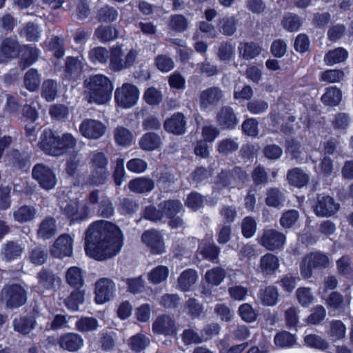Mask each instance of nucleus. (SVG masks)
Here are the masks:
<instances>
[{
	"instance_id": "10",
	"label": "nucleus",
	"mask_w": 353,
	"mask_h": 353,
	"mask_svg": "<svg viewBox=\"0 0 353 353\" xmlns=\"http://www.w3.org/2000/svg\"><path fill=\"white\" fill-rule=\"evenodd\" d=\"M224 97L223 91L217 86L208 88L199 94V105L202 110H208L218 105Z\"/></svg>"
},
{
	"instance_id": "43",
	"label": "nucleus",
	"mask_w": 353,
	"mask_h": 353,
	"mask_svg": "<svg viewBox=\"0 0 353 353\" xmlns=\"http://www.w3.org/2000/svg\"><path fill=\"white\" fill-rule=\"evenodd\" d=\"M225 275V270L217 267L208 270L205 274V278L208 284L217 286L223 281Z\"/></svg>"
},
{
	"instance_id": "9",
	"label": "nucleus",
	"mask_w": 353,
	"mask_h": 353,
	"mask_svg": "<svg viewBox=\"0 0 353 353\" xmlns=\"http://www.w3.org/2000/svg\"><path fill=\"white\" fill-rule=\"evenodd\" d=\"M313 208L317 216L327 217L336 213L340 205L332 196L321 194L317 195Z\"/></svg>"
},
{
	"instance_id": "35",
	"label": "nucleus",
	"mask_w": 353,
	"mask_h": 353,
	"mask_svg": "<svg viewBox=\"0 0 353 353\" xmlns=\"http://www.w3.org/2000/svg\"><path fill=\"white\" fill-rule=\"evenodd\" d=\"M65 279L70 286L77 289L81 288L83 284L82 271L78 267L70 268L66 272Z\"/></svg>"
},
{
	"instance_id": "44",
	"label": "nucleus",
	"mask_w": 353,
	"mask_h": 353,
	"mask_svg": "<svg viewBox=\"0 0 353 353\" xmlns=\"http://www.w3.org/2000/svg\"><path fill=\"white\" fill-rule=\"evenodd\" d=\"M150 342V339L147 336L137 334L130 339L128 345L132 350L139 352L143 350Z\"/></svg>"
},
{
	"instance_id": "11",
	"label": "nucleus",
	"mask_w": 353,
	"mask_h": 353,
	"mask_svg": "<svg viewBox=\"0 0 353 353\" xmlns=\"http://www.w3.org/2000/svg\"><path fill=\"white\" fill-rule=\"evenodd\" d=\"M32 174L39 185L45 190L52 189L57 183V179L52 170L43 164L36 165Z\"/></svg>"
},
{
	"instance_id": "5",
	"label": "nucleus",
	"mask_w": 353,
	"mask_h": 353,
	"mask_svg": "<svg viewBox=\"0 0 353 353\" xmlns=\"http://www.w3.org/2000/svg\"><path fill=\"white\" fill-rule=\"evenodd\" d=\"M152 331L154 334L176 336L179 328L176 319L169 314L159 315L153 321Z\"/></svg>"
},
{
	"instance_id": "25",
	"label": "nucleus",
	"mask_w": 353,
	"mask_h": 353,
	"mask_svg": "<svg viewBox=\"0 0 353 353\" xmlns=\"http://www.w3.org/2000/svg\"><path fill=\"white\" fill-rule=\"evenodd\" d=\"M110 285L108 279L102 278L95 283V300L97 303H103L110 299Z\"/></svg>"
},
{
	"instance_id": "6",
	"label": "nucleus",
	"mask_w": 353,
	"mask_h": 353,
	"mask_svg": "<svg viewBox=\"0 0 353 353\" xmlns=\"http://www.w3.org/2000/svg\"><path fill=\"white\" fill-rule=\"evenodd\" d=\"M328 257L320 252L310 253L305 256L301 267V274L304 278H310L314 269L325 268L329 265Z\"/></svg>"
},
{
	"instance_id": "58",
	"label": "nucleus",
	"mask_w": 353,
	"mask_h": 353,
	"mask_svg": "<svg viewBox=\"0 0 353 353\" xmlns=\"http://www.w3.org/2000/svg\"><path fill=\"white\" fill-rule=\"evenodd\" d=\"M182 341L186 345L192 343H201L203 342V339L201 334H199L192 329H185L183 330L182 334Z\"/></svg>"
},
{
	"instance_id": "50",
	"label": "nucleus",
	"mask_w": 353,
	"mask_h": 353,
	"mask_svg": "<svg viewBox=\"0 0 353 353\" xmlns=\"http://www.w3.org/2000/svg\"><path fill=\"white\" fill-rule=\"evenodd\" d=\"M34 320L27 317L16 319L13 322L14 330L23 334H28L34 327Z\"/></svg>"
},
{
	"instance_id": "57",
	"label": "nucleus",
	"mask_w": 353,
	"mask_h": 353,
	"mask_svg": "<svg viewBox=\"0 0 353 353\" xmlns=\"http://www.w3.org/2000/svg\"><path fill=\"white\" fill-rule=\"evenodd\" d=\"M155 64L159 70L165 72L170 71L174 67L172 59L165 54L158 55L155 59Z\"/></svg>"
},
{
	"instance_id": "23",
	"label": "nucleus",
	"mask_w": 353,
	"mask_h": 353,
	"mask_svg": "<svg viewBox=\"0 0 353 353\" xmlns=\"http://www.w3.org/2000/svg\"><path fill=\"white\" fill-rule=\"evenodd\" d=\"M64 214L71 220H82L88 214V208L78 202L68 204L63 209Z\"/></svg>"
},
{
	"instance_id": "27",
	"label": "nucleus",
	"mask_w": 353,
	"mask_h": 353,
	"mask_svg": "<svg viewBox=\"0 0 353 353\" xmlns=\"http://www.w3.org/2000/svg\"><path fill=\"white\" fill-rule=\"evenodd\" d=\"M287 179L290 185L302 188L308 183L310 177L303 170L296 168L288 172Z\"/></svg>"
},
{
	"instance_id": "37",
	"label": "nucleus",
	"mask_w": 353,
	"mask_h": 353,
	"mask_svg": "<svg viewBox=\"0 0 353 353\" xmlns=\"http://www.w3.org/2000/svg\"><path fill=\"white\" fill-rule=\"evenodd\" d=\"M124 236L121 229L112 223V257L118 254L123 245Z\"/></svg>"
},
{
	"instance_id": "61",
	"label": "nucleus",
	"mask_w": 353,
	"mask_h": 353,
	"mask_svg": "<svg viewBox=\"0 0 353 353\" xmlns=\"http://www.w3.org/2000/svg\"><path fill=\"white\" fill-rule=\"evenodd\" d=\"M344 77L343 71L339 70H327L321 74V79L323 81L332 83L340 81Z\"/></svg>"
},
{
	"instance_id": "53",
	"label": "nucleus",
	"mask_w": 353,
	"mask_h": 353,
	"mask_svg": "<svg viewBox=\"0 0 353 353\" xmlns=\"http://www.w3.org/2000/svg\"><path fill=\"white\" fill-rule=\"evenodd\" d=\"M329 336L334 341L339 340L345 336V327L341 321H333L330 323Z\"/></svg>"
},
{
	"instance_id": "28",
	"label": "nucleus",
	"mask_w": 353,
	"mask_h": 353,
	"mask_svg": "<svg viewBox=\"0 0 353 353\" xmlns=\"http://www.w3.org/2000/svg\"><path fill=\"white\" fill-rule=\"evenodd\" d=\"M238 50L240 57L250 60L258 56L261 53V48L254 42H241L239 43Z\"/></svg>"
},
{
	"instance_id": "18",
	"label": "nucleus",
	"mask_w": 353,
	"mask_h": 353,
	"mask_svg": "<svg viewBox=\"0 0 353 353\" xmlns=\"http://www.w3.org/2000/svg\"><path fill=\"white\" fill-rule=\"evenodd\" d=\"M216 122L223 129H232L238 123L233 109L230 106H223L216 114Z\"/></svg>"
},
{
	"instance_id": "12",
	"label": "nucleus",
	"mask_w": 353,
	"mask_h": 353,
	"mask_svg": "<svg viewBox=\"0 0 353 353\" xmlns=\"http://www.w3.org/2000/svg\"><path fill=\"white\" fill-rule=\"evenodd\" d=\"M123 52L121 46H116L112 48V70L120 71L124 68L130 67L135 61L137 53L135 50H131L122 59Z\"/></svg>"
},
{
	"instance_id": "2",
	"label": "nucleus",
	"mask_w": 353,
	"mask_h": 353,
	"mask_svg": "<svg viewBox=\"0 0 353 353\" xmlns=\"http://www.w3.org/2000/svg\"><path fill=\"white\" fill-rule=\"evenodd\" d=\"M77 141L73 136L65 133L61 137L57 136L52 130H44L39 143V148L46 153L59 156L76 145Z\"/></svg>"
},
{
	"instance_id": "64",
	"label": "nucleus",
	"mask_w": 353,
	"mask_h": 353,
	"mask_svg": "<svg viewBox=\"0 0 353 353\" xmlns=\"http://www.w3.org/2000/svg\"><path fill=\"white\" fill-rule=\"evenodd\" d=\"M325 309L321 305H318L313 308L311 314L307 318V322L313 325L318 324L325 319Z\"/></svg>"
},
{
	"instance_id": "20",
	"label": "nucleus",
	"mask_w": 353,
	"mask_h": 353,
	"mask_svg": "<svg viewBox=\"0 0 353 353\" xmlns=\"http://www.w3.org/2000/svg\"><path fill=\"white\" fill-rule=\"evenodd\" d=\"M19 52V46L16 40L10 38L4 39L0 46V62L15 58Z\"/></svg>"
},
{
	"instance_id": "46",
	"label": "nucleus",
	"mask_w": 353,
	"mask_h": 353,
	"mask_svg": "<svg viewBox=\"0 0 353 353\" xmlns=\"http://www.w3.org/2000/svg\"><path fill=\"white\" fill-rule=\"evenodd\" d=\"M203 307L194 298H190L185 301L184 310L192 319L198 318L203 312Z\"/></svg>"
},
{
	"instance_id": "51",
	"label": "nucleus",
	"mask_w": 353,
	"mask_h": 353,
	"mask_svg": "<svg viewBox=\"0 0 353 353\" xmlns=\"http://www.w3.org/2000/svg\"><path fill=\"white\" fill-rule=\"evenodd\" d=\"M298 302L303 307H308L313 301L314 296L308 288H299L296 291Z\"/></svg>"
},
{
	"instance_id": "8",
	"label": "nucleus",
	"mask_w": 353,
	"mask_h": 353,
	"mask_svg": "<svg viewBox=\"0 0 353 353\" xmlns=\"http://www.w3.org/2000/svg\"><path fill=\"white\" fill-rule=\"evenodd\" d=\"M2 299L8 307L16 308L23 305L27 300L25 290L19 285L6 286L1 292Z\"/></svg>"
},
{
	"instance_id": "22",
	"label": "nucleus",
	"mask_w": 353,
	"mask_h": 353,
	"mask_svg": "<svg viewBox=\"0 0 353 353\" xmlns=\"http://www.w3.org/2000/svg\"><path fill=\"white\" fill-rule=\"evenodd\" d=\"M57 231L56 221L52 217H46L39 225L37 236L43 240L50 239L53 237Z\"/></svg>"
},
{
	"instance_id": "29",
	"label": "nucleus",
	"mask_w": 353,
	"mask_h": 353,
	"mask_svg": "<svg viewBox=\"0 0 353 353\" xmlns=\"http://www.w3.org/2000/svg\"><path fill=\"white\" fill-rule=\"evenodd\" d=\"M161 144V137L156 133H145L139 141L140 148L145 151L157 149Z\"/></svg>"
},
{
	"instance_id": "41",
	"label": "nucleus",
	"mask_w": 353,
	"mask_h": 353,
	"mask_svg": "<svg viewBox=\"0 0 353 353\" xmlns=\"http://www.w3.org/2000/svg\"><path fill=\"white\" fill-rule=\"evenodd\" d=\"M114 137L115 142L121 146L126 147L131 144L133 135L127 128L119 126L114 130Z\"/></svg>"
},
{
	"instance_id": "56",
	"label": "nucleus",
	"mask_w": 353,
	"mask_h": 353,
	"mask_svg": "<svg viewBox=\"0 0 353 353\" xmlns=\"http://www.w3.org/2000/svg\"><path fill=\"white\" fill-rule=\"evenodd\" d=\"M21 36L29 41H37L39 37L38 26L32 23H28L21 30Z\"/></svg>"
},
{
	"instance_id": "31",
	"label": "nucleus",
	"mask_w": 353,
	"mask_h": 353,
	"mask_svg": "<svg viewBox=\"0 0 353 353\" xmlns=\"http://www.w3.org/2000/svg\"><path fill=\"white\" fill-rule=\"evenodd\" d=\"M285 196L277 188H271L266 192L265 203L270 207L280 208L283 206Z\"/></svg>"
},
{
	"instance_id": "32",
	"label": "nucleus",
	"mask_w": 353,
	"mask_h": 353,
	"mask_svg": "<svg viewBox=\"0 0 353 353\" xmlns=\"http://www.w3.org/2000/svg\"><path fill=\"white\" fill-rule=\"evenodd\" d=\"M238 20L234 16L224 17L219 19L218 29L225 36H232L236 31Z\"/></svg>"
},
{
	"instance_id": "15",
	"label": "nucleus",
	"mask_w": 353,
	"mask_h": 353,
	"mask_svg": "<svg viewBox=\"0 0 353 353\" xmlns=\"http://www.w3.org/2000/svg\"><path fill=\"white\" fill-rule=\"evenodd\" d=\"M79 131L83 137L88 139H96L104 134L105 127L102 123L97 120L86 119L80 125Z\"/></svg>"
},
{
	"instance_id": "55",
	"label": "nucleus",
	"mask_w": 353,
	"mask_h": 353,
	"mask_svg": "<svg viewBox=\"0 0 353 353\" xmlns=\"http://www.w3.org/2000/svg\"><path fill=\"white\" fill-rule=\"evenodd\" d=\"M241 230L243 235L246 238L252 237L256 230V222L250 216H246L243 219L241 223Z\"/></svg>"
},
{
	"instance_id": "1",
	"label": "nucleus",
	"mask_w": 353,
	"mask_h": 353,
	"mask_svg": "<svg viewBox=\"0 0 353 353\" xmlns=\"http://www.w3.org/2000/svg\"><path fill=\"white\" fill-rule=\"evenodd\" d=\"M85 251L88 256L99 261L110 256V223L97 221L91 224L85 232Z\"/></svg>"
},
{
	"instance_id": "63",
	"label": "nucleus",
	"mask_w": 353,
	"mask_h": 353,
	"mask_svg": "<svg viewBox=\"0 0 353 353\" xmlns=\"http://www.w3.org/2000/svg\"><path fill=\"white\" fill-rule=\"evenodd\" d=\"M239 148V144L234 139H225L218 143V151L222 154H228L234 152Z\"/></svg>"
},
{
	"instance_id": "24",
	"label": "nucleus",
	"mask_w": 353,
	"mask_h": 353,
	"mask_svg": "<svg viewBox=\"0 0 353 353\" xmlns=\"http://www.w3.org/2000/svg\"><path fill=\"white\" fill-rule=\"evenodd\" d=\"M59 343L61 348L74 352L83 345V339L77 334L69 333L62 336Z\"/></svg>"
},
{
	"instance_id": "60",
	"label": "nucleus",
	"mask_w": 353,
	"mask_h": 353,
	"mask_svg": "<svg viewBox=\"0 0 353 353\" xmlns=\"http://www.w3.org/2000/svg\"><path fill=\"white\" fill-rule=\"evenodd\" d=\"M299 212L295 210H290L283 214L280 223L284 228H291L298 220Z\"/></svg>"
},
{
	"instance_id": "39",
	"label": "nucleus",
	"mask_w": 353,
	"mask_h": 353,
	"mask_svg": "<svg viewBox=\"0 0 353 353\" xmlns=\"http://www.w3.org/2000/svg\"><path fill=\"white\" fill-rule=\"evenodd\" d=\"M36 213L37 211L34 207L23 205L14 211L13 215L17 221L25 223L32 221L34 218Z\"/></svg>"
},
{
	"instance_id": "13",
	"label": "nucleus",
	"mask_w": 353,
	"mask_h": 353,
	"mask_svg": "<svg viewBox=\"0 0 353 353\" xmlns=\"http://www.w3.org/2000/svg\"><path fill=\"white\" fill-rule=\"evenodd\" d=\"M72 239L67 234L60 235L51 246L50 254L57 258L70 256L72 253Z\"/></svg>"
},
{
	"instance_id": "59",
	"label": "nucleus",
	"mask_w": 353,
	"mask_h": 353,
	"mask_svg": "<svg viewBox=\"0 0 353 353\" xmlns=\"http://www.w3.org/2000/svg\"><path fill=\"white\" fill-rule=\"evenodd\" d=\"M239 314L244 321L248 323L253 322L256 319V313L248 303H243L239 307Z\"/></svg>"
},
{
	"instance_id": "4",
	"label": "nucleus",
	"mask_w": 353,
	"mask_h": 353,
	"mask_svg": "<svg viewBox=\"0 0 353 353\" xmlns=\"http://www.w3.org/2000/svg\"><path fill=\"white\" fill-rule=\"evenodd\" d=\"M139 97V90L137 86L125 83L117 88L114 93L116 103L123 108H130L137 104Z\"/></svg>"
},
{
	"instance_id": "3",
	"label": "nucleus",
	"mask_w": 353,
	"mask_h": 353,
	"mask_svg": "<svg viewBox=\"0 0 353 353\" xmlns=\"http://www.w3.org/2000/svg\"><path fill=\"white\" fill-rule=\"evenodd\" d=\"M110 80L102 74H97L84 81L85 88L89 91L88 102L103 104L108 101V85Z\"/></svg>"
},
{
	"instance_id": "40",
	"label": "nucleus",
	"mask_w": 353,
	"mask_h": 353,
	"mask_svg": "<svg viewBox=\"0 0 353 353\" xmlns=\"http://www.w3.org/2000/svg\"><path fill=\"white\" fill-rule=\"evenodd\" d=\"M58 92V84L52 79L45 80L41 85V96L48 101L54 100Z\"/></svg>"
},
{
	"instance_id": "7",
	"label": "nucleus",
	"mask_w": 353,
	"mask_h": 353,
	"mask_svg": "<svg viewBox=\"0 0 353 353\" xmlns=\"http://www.w3.org/2000/svg\"><path fill=\"white\" fill-rule=\"evenodd\" d=\"M258 243L266 250L275 251L283 248L286 241L285 235L274 229H266L257 239Z\"/></svg>"
},
{
	"instance_id": "30",
	"label": "nucleus",
	"mask_w": 353,
	"mask_h": 353,
	"mask_svg": "<svg viewBox=\"0 0 353 353\" xmlns=\"http://www.w3.org/2000/svg\"><path fill=\"white\" fill-rule=\"evenodd\" d=\"M158 208L161 209L163 216L168 219L175 216L183 208L182 203L179 200H166L161 202Z\"/></svg>"
},
{
	"instance_id": "36",
	"label": "nucleus",
	"mask_w": 353,
	"mask_h": 353,
	"mask_svg": "<svg viewBox=\"0 0 353 353\" xmlns=\"http://www.w3.org/2000/svg\"><path fill=\"white\" fill-rule=\"evenodd\" d=\"M347 52L343 48H337L330 50L324 57V61L327 65H331L335 63L343 62L347 57Z\"/></svg>"
},
{
	"instance_id": "52",
	"label": "nucleus",
	"mask_w": 353,
	"mask_h": 353,
	"mask_svg": "<svg viewBox=\"0 0 353 353\" xmlns=\"http://www.w3.org/2000/svg\"><path fill=\"white\" fill-rule=\"evenodd\" d=\"M83 292L76 290L65 300V305L72 310L78 309L79 304L82 303L84 299Z\"/></svg>"
},
{
	"instance_id": "45",
	"label": "nucleus",
	"mask_w": 353,
	"mask_h": 353,
	"mask_svg": "<svg viewBox=\"0 0 353 353\" xmlns=\"http://www.w3.org/2000/svg\"><path fill=\"white\" fill-rule=\"evenodd\" d=\"M168 274L169 270L166 266L159 265L151 270L148 275V279L154 284H159L165 281Z\"/></svg>"
},
{
	"instance_id": "48",
	"label": "nucleus",
	"mask_w": 353,
	"mask_h": 353,
	"mask_svg": "<svg viewBox=\"0 0 353 353\" xmlns=\"http://www.w3.org/2000/svg\"><path fill=\"white\" fill-rule=\"evenodd\" d=\"M108 172L107 170L93 168V170L85 181V183L90 185H99L103 184L108 180Z\"/></svg>"
},
{
	"instance_id": "21",
	"label": "nucleus",
	"mask_w": 353,
	"mask_h": 353,
	"mask_svg": "<svg viewBox=\"0 0 353 353\" xmlns=\"http://www.w3.org/2000/svg\"><path fill=\"white\" fill-rule=\"evenodd\" d=\"M154 181L145 176L135 178L128 183L129 189L137 194L150 192L154 188Z\"/></svg>"
},
{
	"instance_id": "38",
	"label": "nucleus",
	"mask_w": 353,
	"mask_h": 353,
	"mask_svg": "<svg viewBox=\"0 0 353 353\" xmlns=\"http://www.w3.org/2000/svg\"><path fill=\"white\" fill-rule=\"evenodd\" d=\"M279 298L277 288L274 286L266 287L264 290H261L260 299L261 303L268 306L274 305Z\"/></svg>"
},
{
	"instance_id": "26",
	"label": "nucleus",
	"mask_w": 353,
	"mask_h": 353,
	"mask_svg": "<svg viewBox=\"0 0 353 353\" xmlns=\"http://www.w3.org/2000/svg\"><path fill=\"white\" fill-rule=\"evenodd\" d=\"M197 273L192 269L184 270L177 279L178 288L183 292L190 290L197 280Z\"/></svg>"
},
{
	"instance_id": "16",
	"label": "nucleus",
	"mask_w": 353,
	"mask_h": 353,
	"mask_svg": "<svg viewBox=\"0 0 353 353\" xmlns=\"http://www.w3.org/2000/svg\"><path fill=\"white\" fill-rule=\"evenodd\" d=\"M219 181L223 185L243 183L248 180V174L239 167L232 170L222 171L219 175Z\"/></svg>"
},
{
	"instance_id": "14",
	"label": "nucleus",
	"mask_w": 353,
	"mask_h": 353,
	"mask_svg": "<svg viewBox=\"0 0 353 353\" xmlns=\"http://www.w3.org/2000/svg\"><path fill=\"white\" fill-rule=\"evenodd\" d=\"M141 240L150 249L152 254H160L165 251L163 237L156 230L145 231L141 235Z\"/></svg>"
},
{
	"instance_id": "19",
	"label": "nucleus",
	"mask_w": 353,
	"mask_h": 353,
	"mask_svg": "<svg viewBox=\"0 0 353 353\" xmlns=\"http://www.w3.org/2000/svg\"><path fill=\"white\" fill-rule=\"evenodd\" d=\"M279 258L272 253H267L260 259L259 270L264 276L274 274L279 268Z\"/></svg>"
},
{
	"instance_id": "42",
	"label": "nucleus",
	"mask_w": 353,
	"mask_h": 353,
	"mask_svg": "<svg viewBox=\"0 0 353 353\" xmlns=\"http://www.w3.org/2000/svg\"><path fill=\"white\" fill-rule=\"evenodd\" d=\"M342 93L341 90L336 87L327 88L326 92L322 96V101L327 105H337L341 101Z\"/></svg>"
},
{
	"instance_id": "49",
	"label": "nucleus",
	"mask_w": 353,
	"mask_h": 353,
	"mask_svg": "<svg viewBox=\"0 0 353 353\" xmlns=\"http://www.w3.org/2000/svg\"><path fill=\"white\" fill-rule=\"evenodd\" d=\"M305 345L310 347L325 350L328 348V343L316 334H308L304 338Z\"/></svg>"
},
{
	"instance_id": "33",
	"label": "nucleus",
	"mask_w": 353,
	"mask_h": 353,
	"mask_svg": "<svg viewBox=\"0 0 353 353\" xmlns=\"http://www.w3.org/2000/svg\"><path fill=\"white\" fill-rule=\"evenodd\" d=\"M296 338L287 331H282L277 333L274 338V344L281 348H290L296 344Z\"/></svg>"
},
{
	"instance_id": "62",
	"label": "nucleus",
	"mask_w": 353,
	"mask_h": 353,
	"mask_svg": "<svg viewBox=\"0 0 353 353\" xmlns=\"http://www.w3.org/2000/svg\"><path fill=\"white\" fill-rule=\"evenodd\" d=\"M48 257L47 251L40 247L33 249L29 256L30 261L35 265H41L45 263Z\"/></svg>"
},
{
	"instance_id": "47",
	"label": "nucleus",
	"mask_w": 353,
	"mask_h": 353,
	"mask_svg": "<svg viewBox=\"0 0 353 353\" xmlns=\"http://www.w3.org/2000/svg\"><path fill=\"white\" fill-rule=\"evenodd\" d=\"M25 87L30 91H35L40 84V78L38 72L34 69L29 70L23 78Z\"/></svg>"
},
{
	"instance_id": "54",
	"label": "nucleus",
	"mask_w": 353,
	"mask_h": 353,
	"mask_svg": "<svg viewBox=\"0 0 353 353\" xmlns=\"http://www.w3.org/2000/svg\"><path fill=\"white\" fill-rule=\"evenodd\" d=\"M23 57V58L20 65L22 69H25L37 60L38 50L35 48L26 46Z\"/></svg>"
},
{
	"instance_id": "34",
	"label": "nucleus",
	"mask_w": 353,
	"mask_h": 353,
	"mask_svg": "<svg viewBox=\"0 0 353 353\" xmlns=\"http://www.w3.org/2000/svg\"><path fill=\"white\" fill-rule=\"evenodd\" d=\"M170 30L176 32H183L188 28V21L182 14H172L170 17L168 22Z\"/></svg>"
},
{
	"instance_id": "17",
	"label": "nucleus",
	"mask_w": 353,
	"mask_h": 353,
	"mask_svg": "<svg viewBox=\"0 0 353 353\" xmlns=\"http://www.w3.org/2000/svg\"><path fill=\"white\" fill-rule=\"evenodd\" d=\"M165 130L175 135H181L186 132V120L181 112L173 114L164 122Z\"/></svg>"
}]
</instances>
